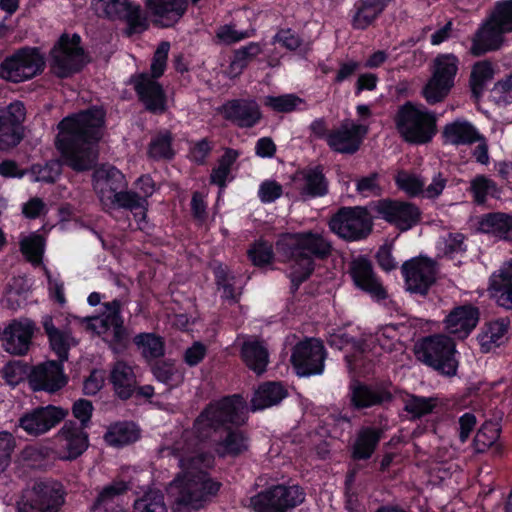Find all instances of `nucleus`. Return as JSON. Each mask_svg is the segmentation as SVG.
Here are the masks:
<instances>
[{"label": "nucleus", "instance_id": "c03bdc74", "mask_svg": "<svg viewBox=\"0 0 512 512\" xmlns=\"http://www.w3.org/2000/svg\"><path fill=\"white\" fill-rule=\"evenodd\" d=\"M400 328H403V326L393 324L385 325L381 327L370 340L378 342L381 349L386 352H402L404 350V345L401 341Z\"/></svg>", "mask_w": 512, "mask_h": 512}, {"label": "nucleus", "instance_id": "7c9ffc66", "mask_svg": "<svg viewBox=\"0 0 512 512\" xmlns=\"http://www.w3.org/2000/svg\"><path fill=\"white\" fill-rule=\"evenodd\" d=\"M224 116L240 127H252L261 118L259 105L254 100H235L223 106Z\"/></svg>", "mask_w": 512, "mask_h": 512}, {"label": "nucleus", "instance_id": "603ef678", "mask_svg": "<svg viewBox=\"0 0 512 512\" xmlns=\"http://www.w3.org/2000/svg\"><path fill=\"white\" fill-rule=\"evenodd\" d=\"M264 105L276 112L289 113L301 109L304 100L294 94H284L279 96H266Z\"/></svg>", "mask_w": 512, "mask_h": 512}, {"label": "nucleus", "instance_id": "dca6fc26", "mask_svg": "<svg viewBox=\"0 0 512 512\" xmlns=\"http://www.w3.org/2000/svg\"><path fill=\"white\" fill-rule=\"evenodd\" d=\"M95 10L110 19H124L128 33H140L147 29L148 21L140 7L131 0H94Z\"/></svg>", "mask_w": 512, "mask_h": 512}, {"label": "nucleus", "instance_id": "58836bf2", "mask_svg": "<svg viewBox=\"0 0 512 512\" xmlns=\"http://www.w3.org/2000/svg\"><path fill=\"white\" fill-rule=\"evenodd\" d=\"M389 398V393L382 389L370 387L360 383H353L351 385V399L357 408H365L377 405L388 400Z\"/></svg>", "mask_w": 512, "mask_h": 512}, {"label": "nucleus", "instance_id": "a18cd8bd", "mask_svg": "<svg viewBox=\"0 0 512 512\" xmlns=\"http://www.w3.org/2000/svg\"><path fill=\"white\" fill-rule=\"evenodd\" d=\"M509 321L500 319L491 322L479 336V341L484 350L489 351L493 346H499L506 340Z\"/></svg>", "mask_w": 512, "mask_h": 512}, {"label": "nucleus", "instance_id": "5701e85b", "mask_svg": "<svg viewBox=\"0 0 512 512\" xmlns=\"http://www.w3.org/2000/svg\"><path fill=\"white\" fill-rule=\"evenodd\" d=\"M29 384L34 391L54 393L67 384L62 363L46 361L35 366L29 374Z\"/></svg>", "mask_w": 512, "mask_h": 512}, {"label": "nucleus", "instance_id": "39448f33", "mask_svg": "<svg viewBox=\"0 0 512 512\" xmlns=\"http://www.w3.org/2000/svg\"><path fill=\"white\" fill-rule=\"evenodd\" d=\"M169 50L170 44L162 42L154 53L151 63L152 75L140 74L133 79L140 100L149 111L154 113H162L166 109V96L156 78L164 73Z\"/></svg>", "mask_w": 512, "mask_h": 512}, {"label": "nucleus", "instance_id": "13d9d810", "mask_svg": "<svg viewBox=\"0 0 512 512\" xmlns=\"http://www.w3.org/2000/svg\"><path fill=\"white\" fill-rule=\"evenodd\" d=\"M437 251L441 256H452L465 250L464 236L460 233H449L437 242Z\"/></svg>", "mask_w": 512, "mask_h": 512}, {"label": "nucleus", "instance_id": "4468645a", "mask_svg": "<svg viewBox=\"0 0 512 512\" xmlns=\"http://www.w3.org/2000/svg\"><path fill=\"white\" fill-rule=\"evenodd\" d=\"M85 64V55L80 47V37L62 36L51 51V67L59 77L77 72Z\"/></svg>", "mask_w": 512, "mask_h": 512}, {"label": "nucleus", "instance_id": "79ce46f5", "mask_svg": "<svg viewBox=\"0 0 512 512\" xmlns=\"http://www.w3.org/2000/svg\"><path fill=\"white\" fill-rule=\"evenodd\" d=\"M470 192L476 204L482 205L489 198H498L500 190L497 184L485 175H477L470 181Z\"/></svg>", "mask_w": 512, "mask_h": 512}, {"label": "nucleus", "instance_id": "ddd939ff", "mask_svg": "<svg viewBox=\"0 0 512 512\" xmlns=\"http://www.w3.org/2000/svg\"><path fill=\"white\" fill-rule=\"evenodd\" d=\"M43 66L44 60L35 49H21L2 62L0 75L5 80L19 83L33 78Z\"/></svg>", "mask_w": 512, "mask_h": 512}, {"label": "nucleus", "instance_id": "20e7f679", "mask_svg": "<svg viewBox=\"0 0 512 512\" xmlns=\"http://www.w3.org/2000/svg\"><path fill=\"white\" fill-rule=\"evenodd\" d=\"M126 186L123 173L111 165H102L94 171L93 188L104 208L116 207L140 210L144 217L143 200L132 192H121Z\"/></svg>", "mask_w": 512, "mask_h": 512}, {"label": "nucleus", "instance_id": "0eeeda50", "mask_svg": "<svg viewBox=\"0 0 512 512\" xmlns=\"http://www.w3.org/2000/svg\"><path fill=\"white\" fill-rule=\"evenodd\" d=\"M418 360L440 373L453 376L458 368L455 343L445 335H434L423 339L415 347Z\"/></svg>", "mask_w": 512, "mask_h": 512}, {"label": "nucleus", "instance_id": "bb28decb", "mask_svg": "<svg viewBox=\"0 0 512 512\" xmlns=\"http://www.w3.org/2000/svg\"><path fill=\"white\" fill-rule=\"evenodd\" d=\"M145 5L156 24L170 27L182 18L188 0H146Z\"/></svg>", "mask_w": 512, "mask_h": 512}, {"label": "nucleus", "instance_id": "2f4dec72", "mask_svg": "<svg viewBox=\"0 0 512 512\" xmlns=\"http://www.w3.org/2000/svg\"><path fill=\"white\" fill-rule=\"evenodd\" d=\"M389 0H362L354 6L352 26L355 29H366L383 12Z\"/></svg>", "mask_w": 512, "mask_h": 512}, {"label": "nucleus", "instance_id": "4c0bfd02", "mask_svg": "<svg viewBox=\"0 0 512 512\" xmlns=\"http://www.w3.org/2000/svg\"><path fill=\"white\" fill-rule=\"evenodd\" d=\"M139 436L140 431L134 423L118 422L108 427L104 440L110 446L121 447L135 442Z\"/></svg>", "mask_w": 512, "mask_h": 512}, {"label": "nucleus", "instance_id": "052dcab7", "mask_svg": "<svg viewBox=\"0 0 512 512\" xmlns=\"http://www.w3.org/2000/svg\"><path fill=\"white\" fill-rule=\"evenodd\" d=\"M60 174V162L50 161L45 165H34L30 177L34 182H54Z\"/></svg>", "mask_w": 512, "mask_h": 512}, {"label": "nucleus", "instance_id": "1a4fd4ad", "mask_svg": "<svg viewBox=\"0 0 512 512\" xmlns=\"http://www.w3.org/2000/svg\"><path fill=\"white\" fill-rule=\"evenodd\" d=\"M458 66L459 60L453 54H440L434 59L431 77L422 91L429 104L441 102L447 97L454 86Z\"/></svg>", "mask_w": 512, "mask_h": 512}, {"label": "nucleus", "instance_id": "aec40b11", "mask_svg": "<svg viewBox=\"0 0 512 512\" xmlns=\"http://www.w3.org/2000/svg\"><path fill=\"white\" fill-rule=\"evenodd\" d=\"M367 133L368 125L366 123H356L347 119L328 134L327 143L336 152L352 154L359 149Z\"/></svg>", "mask_w": 512, "mask_h": 512}, {"label": "nucleus", "instance_id": "c9c22d12", "mask_svg": "<svg viewBox=\"0 0 512 512\" xmlns=\"http://www.w3.org/2000/svg\"><path fill=\"white\" fill-rule=\"evenodd\" d=\"M43 327L48 335L52 350L57 354L60 362L63 363L68 358V350L76 344L75 339L70 334L57 329L50 316L44 317Z\"/></svg>", "mask_w": 512, "mask_h": 512}, {"label": "nucleus", "instance_id": "774afa93", "mask_svg": "<svg viewBox=\"0 0 512 512\" xmlns=\"http://www.w3.org/2000/svg\"><path fill=\"white\" fill-rule=\"evenodd\" d=\"M155 378L165 384L174 385L181 380V375L171 363H161L153 368Z\"/></svg>", "mask_w": 512, "mask_h": 512}, {"label": "nucleus", "instance_id": "f257e3e1", "mask_svg": "<svg viewBox=\"0 0 512 512\" xmlns=\"http://www.w3.org/2000/svg\"><path fill=\"white\" fill-rule=\"evenodd\" d=\"M247 405L239 395L210 403L196 418L193 428L176 432L173 442L165 441L160 449L163 457L178 461L179 473L168 486L174 512H195L215 496L221 484L208 474L214 458L202 449L210 446L219 457H237L249 448V439L240 429H227L218 439L214 435L227 425L243 424Z\"/></svg>", "mask_w": 512, "mask_h": 512}, {"label": "nucleus", "instance_id": "a211bd4d", "mask_svg": "<svg viewBox=\"0 0 512 512\" xmlns=\"http://www.w3.org/2000/svg\"><path fill=\"white\" fill-rule=\"evenodd\" d=\"M325 352L321 341L309 339L294 347L291 362L299 376L321 374L324 369Z\"/></svg>", "mask_w": 512, "mask_h": 512}, {"label": "nucleus", "instance_id": "f03ea898", "mask_svg": "<svg viewBox=\"0 0 512 512\" xmlns=\"http://www.w3.org/2000/svg\"><path fill=\"white\" fill-rule=\"evenodd\" d=\"M103 123L104 111L101 108L80 112L59 123L56 147L72 169L88 170L96 162Z\"/></svg>", "mask_w": 512, "mask_h": 512}, {"label": "nucleus", "instance_id": "e2e57ef3", "mask_svg": "<svg viewBox=\"0 0 512 512\" xmlns=\"http://www.w3.org/2000/svg\"><path fill=\"white\" fill-rule=\"evenodd\" d=\"M490 17L492 22L500 25L503 30L512 32V0L498 1Z\"/></svg>", "mask_w": 512, "mask_h": 512}, {"label": "nucleus", "instance_id": "a878e982", "mask_svg": "<svg viewBox=\"0 0 512 512\" xmlns=\"http://www.w3.org/2000/svg\"><path fill=\"white\" fill-rule=\"evenodd\" d=\"M491 298L505 309H512V261L504 262L489 278Z\"/></svg>", "mask_w": 512, "mask_h": 512}, {"label": "nucleus", "instance_id": "72a5a7b5", "mask_svg": "<svg viewBox=\"0 0 512 512\" xmlns=\"http://www.w3.org/2000/svg\"><path fill=\"white\" fill-rule=\"evenodd\" d=\"M110 380L120 398L127 399L132 395L136 385V376L131 366L118 361L111 370Z\"/></svg>", "mask_w": 512, "mask_h": 512}, {"label": "nucleus", "instance_id": "49530a36", "mask_svg": "<svg viewBox=\"0 0 512 512\" xmlns=\"http://www.w3.org/2000/svg\"><path fill=\"white\" fill-rule=\"evenodd\" d=\"M402 402L404 410L412 418L422 417L432 412L438 405V399L435 397H421L412 394H406L402 398Z\"/></svg>", "mask_w": 512, "mask_h": 512}, {"label": "nucleus", "instance_id": "6e6d98bb", "mask_svg": "<svg viewBox=\"0 0 512 512\" xmlns=\"http://www.w3.org/2000/svg\"><path fill=\"white\" fill-rule=\"evenodd\" d=\"M134 512H167L163 495L157 491L145 493L135 501Z\"/></svg>", "mask_w": 512, "mask_h": 512}, {"label": "nucleus", "instance_id": "393cba45", "mask_svg": "<svg viewBox=\"0 0 512 512\" xmlns=\"http://www.w3.org/2000/svg\"><path fill=\"white\" fill-rule=\"evenodd\" d=\"M35 331V324L28 318L12 321L4 329V348L16 355L25 354L30 346Z\"/></svg>", "mask_w": 512, "mask_h": 512}, {"label": "nucleus", "instance_id": "2eb2a0df", "mask_svg": "<svg viewBox=\"0 0 512 512\" xmlns=\"http://www.w3.org/2000/svg\"><path fill=\"white\" fill-rule=\"evenodd\" d=\"M52 444L51 453L57 458L74 460L86 451L89 446V438L82 427L69 421L53 436Z\"/></svg>", "mask_w": 512, "mask_h": 512}, {"label": "nucleus", "instance_id": "37998d69", "mask_svg": "<svg viewBox=\"0 0 512 512\" xmlns=\"http://www.w3.org/2000/svg\"><path fill=\"white\" fill-rule=\"evenodd\" d=\"M28 294L29 286L27 281L22 277L13 278L5 291L2 301L7 308L17 310L26 304Z\"/></svg>", "mask_w": 512, "mask_h": 512}, {"label": "nucleus", "instance_id": "de8ad7c7", "mask_svg": "<svg viewBox=\"0 0 512 512\" xmlns=\"http://www.w3.org/2000/svg\"><path fill=\"white\" fill-rule=\"evenodd\" d=\"M380 439V434L377 429L372 428H364L362 429L358 437L356 439V442L353 447V455L357 459H367L369 458L378 441Z\"/></svg>", "mask_w": 512, "mask_h": 512}, {"label": "nucleus", "instance_id": "9d476101", "mask_svg": "<svg viewBox=\"0 0 512 512\" xmlns=\"http://www.w3.org/2000/svg\"><path fill=\"white\" fill-rule=\"evenodd\" d=\"M64 502L62 485L55 481L35 482L18 501V512H56Z\"/></svg>", "mask_w": 512, "mask_h": 512}, {"label": "nucleus", "instance_id": "6ab92c4d", "mask_svg": "<svg viewBox=\"0 0 512 512\" xmlns=\"http://www.w3.org/2000/svg\"><path fill=\"white\" fill-rule=\"evenodd\" d=\"M25 116V107L20 101L0 108V149L11 148L20 142Z\"/></svg>", "mask_w": 512, "mask_h": 512}, {"label": "nucleus", "instance_id": "b1692460", "mask_svg": "<svg viewBox=\"0 0 512 512\" xmlns=\"http://www.w3.org/2000/svg\"><path fill=\"white\" fill-rule=\"evenodd\" d=\"M291 184L302 200L324 196L328 190L326 178L320 167L297 171L292 177Z\"/></svg>", "mask_w": 512, "mask_h": 512}, {"label": "nucleus", "instance_id": "680f3d73", "mask_svg": "<svg viewBox=\"0 0 512 512\" xmlns=\"http://www.w3.org/2000/svg\"><path fill=\"white\" fill-rule=\"evenodd\" d=\"M171 147V135L169 132H163L154 137L149 146V155L155 159H169L173 156Z\"/></svg>", "mask_w": 512, "mask_h": 512}, {"label": "nucleus", "instance_id": "f8f14e48", "mask_svg": "<svg viewBox=\"0 0 512 512\" xmlns=\"http://www.w3.org/2000/svg\"><path fill=\"white\" fill-rule=\"evenodd\" d=\"M333 233L348 241L365 238L372 229L371 217L361 207L341 208L329 221Z\"/></svg>", "mask_w": 512, "mask_h": 512}, {"label": "nucleus", "instance_id": "4be33fe9", "mask_svg": "<svg viewBox=\"0 0 512 512\" xmlns=\"http://www.w3.org/2000/svg\"><path fill=\"white\" fill-rule=\"evenodd\" d=\"M403 274L407 290L412 293L425 294L435 280V263L425 257H418L406 262Z\"/></svg>", "mask_w": 512, "mask_h": 512}, {"label": "nucleus", "instance_id": "412c9836", "mask_svg": "<svg viewBox=\"0 0 512 512\" xmlns=\"http://www.w3.org/2000/svg\"><path fill=\"white\" fill-rule=\"evenodd\" d=\"M375 211L402 231L409 230L420 220V210L408 202L382 200L375 205Z\"/></svg>", "mask_w": 512, "mask_h": 512}, {"label": "nucleus", "instance_id": "338daca9", "mask_svg": "<svg viewBox=\"0 0 512 512\" xmlns=\"http://www.w3.org/2000/svg\"><path fill=\"white\" fill-rule=\"evenodd\" d=\"M16 447L14 436L8 431L0 432V473L4 472L11 463V456Z\"/></svg>", "mask_w": 512, "mask_h": 512}, {"label": "nucleus", "instance_id": "6e6552de", "mask_svg": "<svg viewBox=\"0 0 512 512\" xmlns=\"http://www.w3.org/2000/svg\"><path fill=\"white\" fill-rule=\"evenodd\" d=\"M119 309L120 303L114 300L105 305V312L100 316L83 319L72 316L69 322L74 321L85 325L88 330L101 336L115 352H118L128 342Z\"/></svg>", "mask_w": 512, "mask_h": 512}, {"label": "nucleus", "instance_id": "0e129e2a", "mask_svg": "<svg viewBox=\"0 0 512 512\" xmlns=\"http://www.w3.org/2000/svg\"><path fill=\"white\" fill-rule=\"evenodd\" d=\"M248 256L255 266H265L273 259L272 245L266 241L259 240L248 250Z\"/></svg>", "mask_w": 512, "mask_h": 512}, {"label": "nucleus", "instance_id": "7ed1b4c3", "mask_svg": "<svg viewBox=\"0 0 512 512\" xmlns=\"http://www.w3.org/2000/svg\"><path fill=\"white\" fill-rule=\"evenodd\" d=\"M276 247L282 260L289 263L288 276L295 287L311 275L314 259H323L332 250L330 241L317 231L283 234Z\"/></svg>", "mask_w": 512, "mask_h": 512}, {"label": "nucleus", "instance_id": "a19ab883", "mask_svg": "<svg viewBox=\"0 0 512 512\" xmlns=\"http://www.w3.org/2000/svg\"><path fill=\"white\" fill-rule=\"evenodd\" d=\"M328 343L331 347L345 350V359L350 370L357 369V355L365 352L363 344L357 343L354 340L346 337L343 333L330 334Z\"/></svg>", "mask_w": 512, "mask_h": 512}, {"label": "nucleus", "instance_id": "bf43d9fd", "mask_svg": "<svg viewBox=\"0 0 512 512\" xmlns=\"http://www.w3.org/2000/svg\"><path fill=\"white\" fill-rule=\"evenodd\" d=\"M215 277L218 288L222 290V297L227 300L235 301L240 292L233 286L234 277L226 267L222 265L217 266L215 268Z\"/></svg>", "mask_w": 512, "mask_h": 512}, {"label": "nucleus", "instance_id": "f704fd0d", "mask_svg": "<svg viewBox=\"0 0 512 512\" xmlns=\"http://www.w3.org/2000/svg\"><path fill=\"white\" fill-rule=\"evenodd\" d=\"M479 230L499 239L512 241V216L503 213L488 214L479 222Z\"/></svg>", "mask_w": 512, "mask_h": 512}, {"label": "nucleus", "instance_id": "8fccbe9b", "mask_svg": "<svg viewBox=\"0 0 512 512\" xmlns=\"http://www.w3.org/2000/svg\"><path fill=\"white\" fill-rule=\"evenodd\" d=\"M21 251L33 264H39L45 248L43 237L37 232L24 235L20 240Z\"/></svg>", "mask_w": 512, "mask_h": 512}, {"label": "nucleus", "instance_id": "e433bc0d", "mask_svg": "<svg viewBox=\"0 0 512 512\" xmlns=\"http://www.w3.org/2000/svg\"><path fill=\"white\" fill-rule=\"evenodd\" d=\"M287 393L280 383L269 382L261 385L252 398V410H262L280 403Z\"/></svg>", "mask_w": 512, "mask_h": 512}, {"label": "nucleus", "instance_id": "cd10ccee", "mask_svg": "<svg viewBox=\"0 0 512 512\" xmlns=\"http://www.w3.org/2000/svg\"><path fill=\"white\" fill-rule=\"evenodd\" d=\"M479 311L471 305L459 306L453 309L445 318V329L456 338H466L476 327Z\"/></svg>", "mask_w": 512, "mask_h": 512}, {"label": "nucleus", "instance_id": "69168bd1", "mask_svg": "<svg viewBox=\"0 0 512 512\" xmlns=\"http://www.w3.org/2000/svg\"><path fill=\"white\" fill-rule=\"evenodd\" d=\"M395 180L398 188L410 196H416L422 193L424 182L420 177L414 174L401 171L397 174Z\"/></svg>", "mask_w": 512, "mask_h": 512}, {"label": "nucleus", "instance_id": "09e8293b", "mask_svg": "<svg viewBox=\"0 0 512 512\" xmlns=\"http://www.w3.org/2000/svg\"><path fill=\"white\" fill-rule=\"evenodd\" d=\"M239 157V152L233 149H227L219 160L217 166L212 170L211 183L218 185L221 189L226 186V182L230 180L231 168L236 159Z\"/></svg>", "mask_w": 512, "mask_h": 512}, {"label": "nucleus", "instance_id": "f3484780", "mask_svg": "<svg viewBox=\"0 0 512 512\" xmlns=\"http://www.w3.org/2000/svg\"><path fill=\"white\" fill-rule=\"evenodd\" d=\"M68 415V410L47 405L24 413L18 420V427L30 436H41L49 432Z\"/></svg>", "mask_w": 512, "mask_h": 512}, {"label": "nucleus", "instance_id": "473e14b6", "mask_svg": "<svg viewBox=\"0 0 512 512\" xmlns=\"http://www.w3.org/2000/svg\"><path fill=\"white\" fill-rule=\"evenodd\" d=\"M241 356L247 367L256 374L265 372L269 354L262 342L256 339L246 340L241 347Z\"/></svg>", "mask_w": 512, "mask_h": 512}, {"label": "nucleus", "instance_id": "c85d7f7f", "mask_svg": "<svg viewBox=\"0 0 512 512\" xmlns=\"http://www.w3.org/2000/svg\"><path fill=\"white\" fill-rule=\"evenodd\" d=\"M350 275L354 284L372 298L376 300L385 298V290L374 276L371 264L366 259L358 258L353 260L350 265Z\"/></svg>", "mask_w": 512, "mask_h": 512}, {"label": "nucleus", "instance_id": "423d86ee", "mask_svg": "<svg viewBox=\"0 0 512 512\" xmlns=\"http://www.w3.org/2000/svg\"><path fill=\"white\" fill-rule=\"evenodd\" d=\"M396 127L405 141L424 144L436 134V117L422 105L407 103L397 113Z\"/></svg>", "mask_w": 512, "mask_h": 512}, {"label": "nucleus", "instance_id": "c756f323", "mask_svg": "<svg viewBox=\"0 0 512 512\" xmlns=\"http://www.w3.org/2000/svg\"><path fill=\"white\" fill-rule=\"evenodd\" d=\"M505 33H509V31L503 30L500 25L492 22V18L489 17L475 34L471 52L474 55H481L499 48Z\"/></svg>", "mask_w": 512, "mask_h": 512}, {"label": "nucleus", "instance_id": "5fc2aeb1", "mask_svg": "<svg viewBox=\"0 0 512 512\" xmlns=\"http://www.w3.org/2000/svg\"><path fill=\"white\" fill-rule=\"evenodd\" d=\"M494 70L488 61L476 63L471 72V87L474 94L482 92L484 85L493 78Z\"/></svg>", "mask_w": 512, "mask_h": 512}, {"label": "nucleus", "instance_id": "864d4df0", "mask_svg": "<svg viewBox=\"0 0 512 512\" xmlns=\"http://www.w3.org/2000/svg\"><path fill=\"white\" fill-rule=\"evenodd\" d=\"M500 427L497 423L487 422L476 433L474 446L477 452H484L499 438Z\"/></svg>", "mask_w": 512, "mask_h": 512}, {"label": "nucleus", "instance_id": "4d7b16f0", "mask_svg": "<svg viewBox=\"0 0 512 512\" xmlns=\"http://www.w3.org/2000/svg\"><path fill=\"white\" fill-rule=\"evenodd\" d=\"M136 185H137V189L142 193V196H139L137 194H135V195L144 201L143 202L144 217L140 214V210L133 209L131 211L133 212L134 217L136 218L138 228L143 230L146 228V225H147V223L145 221L146 204H147L146 198L151 196L154 193L155 187H154L153 180L149 176L140 177L138 179Z\"/></svg>", "mask_w": 512, "mask_h": 512}, {"label": "nucleus", "instance_id": "3c124183", "mask_svg": "<svg viewBox=\"0 0 512 512\" xmlns=\"http://www.w3.org/2000/svg\"><path fill=\"white\" fill-rule=\"evenodd\" d=\"M134 341L145 358H157L164 354L162 339L152 333L139 334Z\"/></svg>", "mask_w": 512, "mask_h": 512}, {"label": "nucleus", "instance_id": "9b49d317", "mask_svg": "<svg viewBox=\"0 0 512 512\" xmlns=\"http://www.w3.org/2000/svg\"><path fill=\"white\" fill-rule=\"evenodd\" d=\"M304 492L297 486L276 485L250 498L256 512H287L304 501Z\"/></svg>", "mask_w": 512, "mask_h": 512}, {"label": "nucleus", "instance_id": "ea45409f", "mask_svg": "<svg viewBox=\"0 0 512 512\" xmlns=\"http://www.w3.org/2000/svg\"><path fill=\"white\" fill-rule=\"evenodd\" d=\"M445 141L450 144H470L478 140L476 129L467 121L456 120L445 126L443 132Z\"/></svg>", "mask_w": 512, "mask_h": 512}]
</instances>
